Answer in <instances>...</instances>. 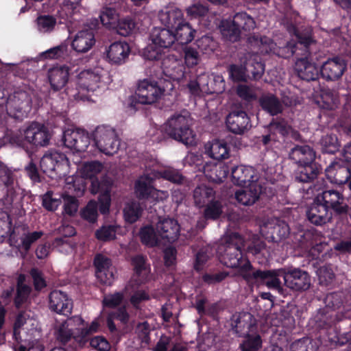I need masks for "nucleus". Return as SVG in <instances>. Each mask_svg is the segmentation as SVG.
I'll return each mask as SVG.
<instances>
[{"mask_svg": "<svg viewBox=\"0 0 351 351\" xmlns=\"http://www.w3.org/2000/svg\"><path fill=\"white\" fill-rule=\"evenodd\" d=\"M192 119L187 111L173 114L165 124V132L171 138L186 145L195 143V136L191 128Z\"/></svg>", "mask_w": 351, "mask_h": 351, "instance_id": "1", "label": "nucleus"}, {"mask_svg": "<svg viewBox=\"0 0 351 351\" xmlns=\"http://www.w3.org/2000/svg\"><path fill=\"white\" fill-rule=\"evenodd\" d=\"M289 32H293L297 41L288 42L285 47L287 49V56H295L298 59L311 57V47L315 44V40L313 37V29L311 27H301L296 29L291 25L287 27Z\"/></svg>", "mask_w": 351, "mask_h": 351, "instance_id": "2", "label": "nucleus"}, {"mask_svg": "<svg viewBox=\"0 0 351 351\" xmlns=\"http://www.w3.org/2000/svg\"><path fill=\"white\" fill-rule=\"evenodd\" d=\"M93 137L97 149L106 155H113L119 150L120 141L113 128L99 125L96 128Z\"/></svg>", "mask_w": 351, "mask_h": 351, "instance_id": "3", "label": "nucleus"}, {"mask_svg": "<svg viewBox=\"0 0 351 351\" xmlns=\"http://www.w3.org/2000/svg\"><path fill=\"white\" fill-rule=\"evenodd\" d=\"M31 103V97L27 92L16 91L6 99L7 112L16 119L22 118L30 109Z\"/></svg>", "mask_w": 351, "mask_h": 351, "instance_id": "4", "label": "nucleus"}, {"mask_svg": "<svg viewBox=\"0 0 351 351\" xmlns=\"http://www.w3.org/2000/svg\"><path fill=\"white\" fill-rule=\"evenodd\" d=\"M40 124L33 122L27 127L16 131H8L6 138L10 143L25 147L28 145L34 146Z\"/></svg>", "mask_w": 351, "mask_h": 351, "instance_id": "5", "label": "nucleus"}, {"mask_svg": "<svg viewBox=\"0 0 351 351\" xmlns=\"http://www.w3.org/2000/svg\"><path fill=\"white\" fill-rule=\"evenodd\" d=\"M165 90L158 82L147 79L139 81L136 94L138 102L151 104L156 102L162 95Z\"/></svg>", "mask_w": 351, "mask_h": 351, "instance_id": "6", "label": "nucleus"}, {"mask_svg": "<svg viewBox=\"0 0 351 351\" xmlns=\"http://www.w3.org/2000/svg\"><path fill=\"white\" fill-rule=\"evenodd\" d=\"M316 197L318 202L321 201L328 209H332L338 215L346 214L348 211L349 207L343 195L337 190L324 191L319 193Z\"/></svg>", "mask_w": 351, "mask_h": 351, "instance_id": "7", "label": "nucleus"}, {"mask_svg": "<svg viewBox=\"0 0 351 351\" xmlns=\"http://www.w3.org/2000/svg\"><path fill=\"white\" fill-rule=\"evenodd\" d=\"M283 278L285 285L293 291H306L311 285L309 274L298 268L283 272Z\"/></svg>", "mask_w": 351, "mask_h": 351, "instance_id": "8", "label": "nucleus"}, {"mask_svg": "<svg viewBox=\"0 0 351 351\" xmlns=\"http://www.w3.org/2000/svg\"><path fill=\"white\" fill-rule=\"evenodd\" d=\"M64 145L76 152H85L90 143L88 132L82 130H67L63 134Z\"/></svg>", "mask_w": 351, "mask_h": 351, "instance_id": "9", "label": "nucleus"}, {"mask_svg": "<svg viewBox=\"0 0 351 351\" xmlns=\"http://www.w3.org/2000/svg\"><path fill=\"white\" fill-rule=\"evenodd\" d=\"M95 276L99 281L106 285H111L114 279V268L111 259L102 254H97L94 259Z\"/></svg>", "mask_w": 351, "mask_h": 351, "instance_id": "10", "label": "nucleus"}, {"mask_svg": "<svg viewBox=\"0 0 351 351\" xmlns=\"http://www.w3.org/2000/svg\"><path fill=\"white\" fill-rule=\"evenodd\" d=\"M347 67L346 61L339 56L328 58L323 63L320 73L328 81H335L341 78Z\"/></svg>", "mask_w": 351, "mask_h": 351, "instance_id": "11", "label": "nucleus"}, {"mask_svg": "<svg viewBox=\"0 0 351 351\" xmlns=\"http://www.w3.org/2000/svg\"><path fill=\"white\" fill-rule=\"evenodd\" d=\"M306 216L308 221L315 226L326 224L332 218V212L321 201L318 202L316 197L306 210Z\"/></svg>", "mask_w": 351, "mask_h": 351, "instance_id": "12", "label": "nucleus"}, {"mask_svg": "<svg viewBox=\"0 0 351 351\" xmlns=\"http://www.w3.org/2000/svg\"><path fill=\"white\" fill-rule=\"evenodd\" d=\"M49 307L56 313L68 315L71 313L73 303L66 293L53 290L49 295Z\"/></svg>", "mask_w": 351, "mask_h": 351, "instance_id": "13", "label": "nucleus"}, {"mask_svg": "<svg viewBox=\"0 0 351 351\" xmlns=\"http://www.w3.org/2000/svg\"><path fill=\"white\" fill-rule=\"evenodd\" d=\"M66 162L67 159L64 154L57 152H49L42 157L40 168L45 173L52 177L60 171L61 166Z\"/></svg>", "mask_w": 351, "mask_h": 351, "instance_id": "14", "label": "nucleus"}, {"mask_svg": "<svg viewBox=\"0 0 351 351\" xmlns=\"http://www.w3.org/2000/svg\"><path fill=\"white\" fill-rule=\"evenodd\" d=\"M239 60L241 64L245 66L247 72L252 75L254 80H259L265 71V66L261 56L256 53L245 52L242 53Z\"/></svg>", "mask_w": 351, "mask_h": 351, "instance_id": "15", "label": "nucleus"}, {"mask_svg": "<svg viewBox=\"0 0 351 351\" xmlns=\"http://www.w3.org/2000/svg\"><path fill=\"white\" fill-rule=\"evenodd\" d=\"M228 130L236 134H242L250 127V121L247 113L243 110H234L226 118Z\"/></svg>", "mask_w": 351, "mask_h": 351, "instance_id": "16", "label": "nucleus"}, {"mask_svg": "<svg viewBox=\"0 0 351 351\" xmlns=\"http://www.w3.org/2000/svg\"><path fill=\"white\" fill-rule=\"evenodd\" d=\"M351 313L348 311L335 313L334 311L324 308L318 311L315 316V320L317 327L328 328L336 322H341L344 319H349Z\"/></svg>", "mask_w": 351, "mask_h": 351, "instance_id": "17", "label": "nucleus"}, {"mask_svg": "<svg viewBox=\"0 0 351 351\" xmlns=\"http://www.w3.org/2000/svg\"><path fill=\"white\" fill-rule=\"evenodd\" d=\"M295 71L300 78L308 82L317 80L319 71L315 63L313 62L312 58L297 59L295 63Z\"/></svg>", "mask_w": 351, "mask_h": 351, "instance_id": "18", "label": "nucleus"}, {"mask_svg": "<svg viewBox=\"0 0 351 351\" xmlns=\"http://www.w3.org/2000/svg\"><path fill=\"white\" fill-rule=\"evenodd\" d=\"M262 193V186L256 182H252L248 186L238 190L235 193V198L244 206L254 204Z\"/></svg>", "mask_w": 351, "mask_h": 351, "instance_id": "19", "label": "nucleus"}, {"mask_svg": "<svg viewBox=\"0 0 351 351\" xmlns=\"http://www.w3.org/2000/svg\"><path fill=\"white\" fill-rule=\"evenodd\" d=\"M326 173L333 183L343 184L348 182V186L351 190V167L335 163L328 167Z\"/></svg>", "mask_w": 351, "mask_h": 351, "instance_id": "20", "label": "nucleus"}, {"mask_svg": "<svg viewBox=\"0 0 351 351\" xmlns=\"http://www.w3.org/2000/svg\"><path fill=\"white\" fill-rule=\"evenodd\" d=\"M156 230L160 239L176 241L179 235L180 226L176 220L165 218L157 223Z\"/></svg>", "mask_w": 351, "mask_h": 351, "instance_id": "21", "label": "nucleus"}, {"mask_svg": "<svg viewBox=\"0 0 351 351\" xmlns=\"http://www.w3.org/2000/svg\"><path fill=\"white\" fill-rule=\"evenodd\" d=\"M280 271L258 269L252 272L250 278H255L254 282L265 284L269 289H280L281 282L278 278Z\"/></svg>", "mask_w": 351, "mask_h": 351, "instance_id": "22", "label": "nucleus"}, {"mask_svg": "<svg viewBox=\"0 0 351 351\" xmlns=\"http://www.w3.org/2000/svg\"><path fill=\"white\" fill-rule=\"evenodd\" d=\"M69 69L66 66H55L48 71V80L54 91L62 89L69 80Z\"/></svg>", "mask_w": 351, "mask_h": 351, "instance_id": "23", "label": "nucleus"}, {"mask_svg": "<svg viewBox=\"0 0 351 351\" xmlns=\"http://www.w3.org/2000/svg\"><path fill=\"white\" fill-rule=\"evenodd\" d=\"M289 158L298 165L311 164L315 159V152L308 145H295L289 154Z\"/></svg>", "mask_w": 351, "mask_h": 351, "instance_id": "24", "label": "nucleus"}, {"mask_svg": "<svg viewBox=\"0 0 351 351\" xmlns=\"http://www.w3.org/2000/svg\"><path fill=\"white\" fill-rule=\"evenodd\" d=\"M150 40L164 49L172 46L176 38L174 33L167 28L154 27L150 33Z\"/></svg>", "mask_w": 351, "mask_h": 351, "instance_id": "25", "label": "nucleus"}, {"mask_svg": "<svg viewBox=\"0 0 351 351\" xmlns=\"http://www.w3.org/2000/svg\"><path fill=\"white\" fill-rule=\"evenodd\" d=\"M159 20L167 29H175L184 22L183 14L178 8H167L159 12Z\"/></svg>", "mask_w": 351, "mask_h": 351, "instance_id": "26", "label": "nucleus"}, {"mask_svg": "<svg viewBox=\"0 0 351 351\" xmlns=\"http://www.w3.org/2000/svg\"><path fill=\"white\" fill-rule=\"evenodd\" d=\"M95 43V36L92 30H82L75 36L72 47L79 53H86L92 48Z\"/></svg>", "mask_w": 351, "mask_h": 351, "instance_id": "27", "label": "nucleus"}, {"mask_svg": "<svg viewBox=\"0 0 351 351\" xmlns=\"http://www.w3.org/2000/svg\"><path fill=\"white\" fill-rule=\"evenodd\" d=\"M288 232L287 226L280 227V226H269L264 225L261 227L260 236L258 240L260 241H280L285 237Z\"/></svg>", "mask_w": 351, "mask_h": 351, "instance_id": "28", "label": "nucleus"}, {"mask_svg": "<svg viewBox=\"0 0 351 351\" xmlns=\"http://www.w3.org/2000/svg\"><path fill=\"white\" fill-rule=\"evenodd\" d=\"M100 80L101 77L97 73L85 70L80 73L77 84L80 90L93 92L99 87Z\"/></svg>", "mask_w": 351, "mask_h": 351, "instance_id": "29", "label": "nucleus"}, {"mask_svg": "<svg viewBox=\"0 0 351 351\" xmlns=\"http://www.w3.org/2000/svg\"><path fill=\"white\" fill-rule=\"evenodd\" d=\"M152 179L149 176H141L135 183V193L138 198L146 199L149 195H154L156 192L161 193L165 197L168 193L165 191H157L152 186Z\"/></svg>", "mask_w": 351, "mask_h": 351, "instance_id": "30", "label": "nucleus"}, {"mask_svg": "<svg viewBox=\"0 0 351 351\" xmlns=\"http://www.w3.org/2000/svg\"><path fill=\"white\" fill-rule=\"evenodd\" d=\"M260 106L269 114L274 116L283 110V105L280 99L272 93H264L258 99Z\"/></svg>", "mask_w": 351, "mask_h": 351, "instance_id": "31", "label": "nucleus"}, {"mask_svg": "<svg viewBox=\"0 0 351 351\" xmlns=\"http://www.w3.org/2000/svg\"><path fill=\"white\" fill-rule=\"evenodd\" d=\"M225 244V253L223 259L225 265L231 268H237L240 266V262H243V255L239 250L238 243H221Z\"/></svg>", "mask_w": 351, "mask_h": 351, "instance_id": "32", "label": "nucleus"}, {"mask_svg": "<svg viewBox=\"0 0 351 351\" xmlns=\"http://www.w3.org/2000/svg\"><path fill=\"white\" fill-rule=\"evenodd\" d=\"M129 53L130 47L127 43L115 42L109 47L107 56L112 63L120 64L125 62Z\"/></svg>", "mask_w": 351, "mask_h": 351, "instance_id": "33", "label": "nucleus"}, {"mask_svg": "<svg viewBox=\"0 0 351 351\" xmlns=\"http://www.w3.org/2000/svg\"><path fill=\"white\" fill-rule=\"evenodd\" d=\"M147 256L137 254L132 257L131 265L133 267L134 276L138 278V283H143L150 270L149 265L147 263Z\"/></svg>", "mask_w": 351, "mask_h": 351, "instance_id": "34", "label": "nucleus"}, {"mask_svg": "<svg viewBox=\"0 0 351 351\" xmlns=\"http://www.w3.org/2000/svg\"><path fill=\"white\" fill-rule=\"evenodd\" d=\"M255 171L252 167L238 166L232 170V178L234 184L243 185L254 181Z\"/></svg>", "mask_w": 351, "mask_h": 351, "instance_id": "35", "label": "nucleus"}, {"mask_svg": "<svg viewBox=\"0 0 351 351\" xmlns=\"http://www.w3.org/2000/svg\"><path fill=\"white\" fill-rule=\"evenodd\" d=\"M317 105L328 110H335L339 104L338 95L336 91L325 88L321 90L319 98L316 101Z\"/></svg>", "mask_w": 351, "mask_h": 351, "instance_id": "36", "label": "nucleus"}, {"mask_svg": "<svg viewBox=\"0 0 351 351\" xmlns=\"http://www.w3.org/2000/svg\"><path fill=\"white\" fill-rule=\"evenodd\" d=\"M319 170L314 162L308 165H300L295 173V178L300 182H309L315 179Z\"/></svg>", "mask_w": 351, "mask_h": 351, "instance_id": "37", "label": "nucleus"}, {"mask_svg": "<svg viewBox=\"0 0 351 351\" xmlns=\"http://www.w3.org/2000/svg\"><path fill=\"white\" fill-rule=\"evenodd\" d=\"M197 83L202 88L203 93H219L225 90V82L221 76H216L213 81L218 83L215 87H210L208 84V75L206 74L199 75L196 79Z\"/></svg>", "mask_w": 351, "mask_h": 351, "instance_id": "38", "label": "nucleus"}, {"mask_svg": "<svg viewBox=\"0 0 351 351\" xmlns=\"http://www.w3.org/2000/svg\"><path fill=\"white\" fill-rule=\"evenodd\" d=\"M232 20L241 33L250 32L256 27L254 18L245 12L236 13L233 16Z\"/></svg>", "mask_w": 351, "mask_h": 351, "instance_id": "39", "label": "nucleus"}, {"mask_svg": "<svg viewBox=\"0 0 351 351\" xmlns=\"http://www.w3.org/2000/svg\"><path fill=\"white\" fill-rule=\"evenodd\" d=\"M204 173L210 181L221 183L227 178L229 169L225 164L220 163L205 167Z\"/></svg>", "mask_w": 351, "mask_h": 351, "instance_id": "40", "label": "nucleus"}, {"mask_svg": "<svg viewBox=\"0 0 351 351\" xmlns=\"http://www.w3.org/2000/svg\"><path fill=\"white\" fill-rule=\"evenodd\" d=\"M206 149L210 157L215 160H223L229 156V149L226 143L223 141H214L210 145H206Z\"/></svg>", "mask_w": 351, "mask_h": 351, "instance_id": "41", "label": "nucleus"}, {"mask_svg": "<svg viewBox=\"0 0 351 351\" xmlns=\"http://www.w3.org/2000/svg\"><path fill=\"white\" fill-rule=\"evenodd\" d=\"M263 344L261 335L258 333H246L239 345L241 351H258Z\"/></svg>", "mask_w": 351, "mask_h": 351, "instance_id": "42", "label": "nucleus"}, {"mask_svg": "<svg viewBox=\"0 0 351 351\" xmlns=\"http://www.w3.org/2000/svg\"><path fill=\"white\" fill-rule=\"evenodd\" d=\"M16 182L14 172L0 162V184L3 185L2 191L7 193L9 190L13 189Z\"/></svg>", "mask_w": 351, "mask_h": 351, "instance_id": "43", "label": "nucleus"}, {"mask_svg": "<svg viewBox=\"0 0 351 351\" xmlns=\"http://www.w3.org/2000/svg\"><path fill=\"white\" fill-rule=\"evenodd\" d=\"M221 32L223 38L230 42L234 43L240 40L241 32L239 28L234 24L233 20H226L221 23L220 27Z\"/></svg>", "mask_w": 351, "mask_h": 351, "instance_id": "44", "label": "nucleus"}, {"mask_svg": "<svg viewBox=\"0 0 351 351\" xmlns=\"http://www.w3.org/2000/svg\"><path fill=\"white\" fill-rule=\"evenodd\" d=\"M214 195L213 189L204 184L197 186L193 191L195 204L199 207H202L207 202H210Z\"/></svg>", "mask_w": 351, "mask_h": 351, "instance_id": "45", "label": "nucleus"}, {"mask_svg": "<svg viewBox=\"0 0 351 351\" xmlns=\"http://www.w3.org/2000/svg\"><path fill=\"white\" fill-rule=\"evenodd\" d=\"M121 227L116 225H104L95 231V237L100 241L119 239Z\"/></svg>", "mask_w": 351, "mask_h": 351, "instance_id": "46", "label": "nucleus"}, {"mask_svg": "<svg viewBox=\"0 0 351 351\" xmlns=\"http://www.w3.org/2000/svg\"><path fill=\"white\" fill-rule=\"evenodd\" d=\"M195 30L189 23L184 21L180 25L175 28L174 37L176 40L180 44H187L194 38Z\"/></svg>", "mask_w": 351, "mask_h": 351, "instance_id": "47", "label": "nucleus"}, {"mask_svg": "<svg viewBox=\"0 0 351 351\" xmlns=\"http://www.w3.org/2000/svg\"><path fill=\"white\" fill-rule=\"evenodd\" d=\"M112 184V180L108 177L104 176L100 179L94 178L91 181L90 190L93 194L110 195Z\"/></svg>", "mask_w": 351, "mask_h": 351, "instance_id": "48", "label": "nucleus"}, {"mask_svg": "<svg viewBox=\"0 0 351 351\" xmlns=\"http://www.w3.org/2000/svg\"><path fill=\"white\" fill-rule=\"evenodd\" d=\"M12 221L10 215L5 211H0V239H5L9 237V240H14L16 238L14 234L17 232L16 228H14L11 232Z\"/></svg>", "mask_w": 351, "mask_h": 351, "instance_id": "49", "label": "nucleus"}, {"mask_svg": "<svg viewBox=\"0 0 351 351\" xmlns=\"http://www.w3.org/2000/svg\"><path fill=\"white\" fill-rule=\"evenodd\" d=\"M55 335L57 341L62 346H66L71 341H78V337L74 336L72 330L69 328V324L66 322L60 324Z\"/></svg>", "mask_w": 351, "mask_h": 351, "instance_id": "50", "label": "nucleus"}, {"mask_svg": "<svg viewBox=\"0 0 351 351\" xmlns=\"http://www.w3.org/2000/svg\"><path fill=\"white\" fill-rule=\"evenodd\" d=\"M161 178L176 184H184L186 178L181 172L173 168H168L159 173Z\"/></svg>", "mask_w": 351, "mask_h": 351, "instance_id": "51", "label": "nucleus"}, {"mask_svg": "<svg viewBox=\"0 0 351 351\" xmlns=\"http://www.w3.org/2000/svg\"><path fill=\"white\" fill-rule=\"evenodd\" d=\"M196 47L200 53L210 54L217 47V43L212 37L204 36L196 40Z\"/></svg>", "mask_w": 351, "mask_h": 351, "instance_id": "52", "label": "nucleus"}, {"mask_svg": "<svg viewBox=\"0 0 351 351\" xmlns=\"http://www.w3.org/2000/svg\"><path fill=\"white\" fill-rule=\"evenodd\" d=\"M16 293L14 298V306L19 309L27 302L32 292V287L29 285L15 287Z\"/></svg>", "mask_w": 351, "mask_h": 351, "instance_id": "53", "label": "nucleus"}, {"mask_svg": "<svg viewBox=\"0 0 351 351\" xmlns=\"http://www.w3.org/2000/svg\"><path fill=\"white\" fill-rule=\"evenodd\" d=\"M252 315L251 314L244 315L243 316H239L235 321L234 330L235 332L239 336L245 335L249 333L250 329L252 326L251 323Z\"/></svg>", "mask_w": 351, "mask_h": 351, "instance_id": "54", "label": "nucleus"}, {"mask_svg": "<svg viewBox=\"0 0 351 351\" xmlns=\"http://www.w3.org/2000/svg\"><path fill=\"white\" fill-rule=\"evenodd\" d=\"M185 63L188 66L197 65L201 60L200 51L192 46H186L183 49Z\"/></svg>", "mask_w": 351, "mask_h": 351, "instance_id": "55", "label": "nucleus"}, {"mask_svg": "<svg viewBox=\"0 0 351 351\" xmlns=\"http://www.w3.org/2000/svg\"><path fill=\"white\" fill-rule=\"evenodd\" d=\"M321 145L326 152L334 154L340 147V143L335 134H326L321 139Z\"/></svg>", "mask_w": 351, "mask_h": 351, "instance_id": "56", "label": "nucleus"}, {"mask_svg": "<svg viewBox=\"0 0 351 351\" xmlns=\"http://www.w3.org/2000/svg\"><path fill=\"white\" fill-rule=\"evenodd\" d=\"M37 26L42 32H49L53 30L56 25V19L50 15L40 16L36 19Z\"/></svg>", "mask_w": 351, "mask_h": 351, "instance_id": "57", "label": "nucleus"}, {"mask_svg": "<svg viewBox=\"0 0 351 351\" xmlns=\"http://www.w3.org/2000/svg\"><path fill=\"white\" fill-rule=\"evenodd\" d=\"M142 209L139 203L132 202L124 208V214L127 221L130 223L135 222L141 215Z\"/></svg>", "mask_w": 351, "mask_h": 351, "instance_id": "58", "label": "nucleus"}, {"mask_svg": "<svg viewBox=\"0 0 351 351\" xmlns=\"http://www.w3.org/2000/svg\"><path fill=\"white\" fill-rule=\"evenodd\" d=\"M117 32L123 36H127L130 35L135 28V23L130 18H123L119 19L116 27H114Z\"/></svg>", "mask_w": 351, "mask_h": 351, "instance_id": "59", "label": "nucleus"}, {"mask_svg": "<svg viewBox=\"0 0 351 351\" xmlns=\"http://www.w3.org/2000/svg\"><path fill=\"white\" fill-rule=\"evenodd\" d=\"M97 204L95 201H90L81 211L82 217L89 223H95L98 217Z\"/></svg>", "mask_w": 351, "mask_h": 351, "instance_id": "60", "label": "nucleus"}, {"mask_svg": "<svg viewBox=\"0 0 351 351\" xmlns=\"http://www.w3.org/2000/svg\"><path fill=\"white\" fill-rule=\"evenodd\" d=\"M138 236L141 241H159L160 237L152 226L147 225L140 228Z\"/></svg>", "mask_w": 351, "mask_h": 351, "instance_id": "61", "label": "nucleus"}, {"mask_svg": "<svg viewBox=\"0 0 351 351\" xmlns=\"http://www.w3.org/2000/svg\"><path fill=\"white\" fill-rule=\"evenodd\" d=\"M222 213V206L219 201L210 202L205 208L204 217L208 219H217Z\"/></svg>", "mask_w": 351, "mask_h": 351, "instance_id": "62", "label": "nucleus"}, {"mask_svg": "<svg viewBox=\"0 0 351 351\" xmlns=\"http://www.w3.org/2000/svg\"><path fill=\"white\" fill-rule=\"evenodd\" d=\"M317 276L319 284L324 286L330 285L335 278L333 270L329 266L321 267L317 271Z\"/></svg>", "mask_w": 351, "mask_h": 351, "instance_id": "63", "label": "nucleus"}, {"mask_svg": "<svg viewBox=\"0 0 351 351\" xmlns=\"http://www.w3.org/2000/svg\"><path fill=\"white\" fill-rule=\"evenodd\" d=\"M164 54V49L154 45L152 41L144 49L145 58L149 60H158L162 58Z\"/></svg>", "mask_w": 351, "mask_h": 351, "instance_id": "64", "label": "nucleus"}]
</instances>
